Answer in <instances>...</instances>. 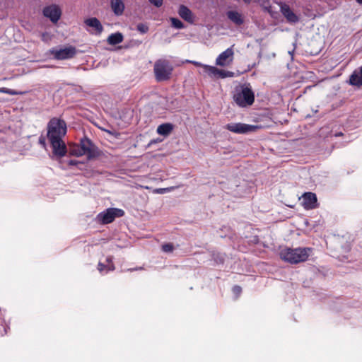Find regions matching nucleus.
<instances>
[{
	"mask_svg": "<svg viewBox=\"0 0 362 362\" xmlns=\"http://www.w3.org/2000/svg\"><path fill=\"white\" fill-rule=\"evenodd\" d=\"M80 147L78 152L76 153L78 156L87 155L88 158H91L95 156V146L89 139L86 137L81 139Z\"/></svg>",
	"mask_w": 362,
	"mask_h": 362,
	"instance_id": "obj_8",
	"label": "nucleus"
},
{
	"mask_svg": "<svg viewBox=\"0 0 362 362\" xmlns=\"http://www.w3.org/2000/svg\"><path fill=\"white\" fill-rule=\"evenodd\" d=\"M162 250L165 252H171L174 250V246L172 243H166L162 245Z\"/></svg>",
	"mask_w": 362,
	"mask_h": 362,
	"instance_id": "obj_27",
	"label": "nucleus"
},
{
	"mask_svg": "<svg viewBox=\"0 0 362 362\" xmlns=\"http://www.w3.org/2000/svg\"><path fill=\"white\" fill-rule=\"evenodd\" d=\"M293 52H294V50H293V51H288V54H289L290 55H291V56H292V55H293Z\"/></svg>",
	"mask_w": 362,
	"mask_h": 362,
	"instance_id": "obj_37",
	"label": "nucleus"
},
{
	"mask_svg": "<svg viewBox=\"0 0 362 362\" xmlns=\"http://www.w3.org/2000/svg\"><path fill=\"white\" fill-rule=\"evenodd\" d=\"M49 53L54 59L65 60L74 58L77 50L75 47L70 45L59 48L54 47L49 50Z\"/></svg>",
	"mask_w": 362,
	"mask_h": 362,
	"instance_id": "obj_5",
	"label": "nucleus"
},
{
	"mask_svg": "<svg viewBox=\"0 0 362 362\" xmlns=\"http://www.w3.org/2000/svg\"><path fill=\"white\" fill-rule=\"evenodd\" d=\"M356 1H357L359 4H362V0H356Z\"/></svg>",
	"mask_w": 362,
	"mask_h": 362,
	"instance_id": "obj_38",
	"label": "nucleus"
},
{
	"mask_svg": "<svg viewBox=\"0 0 362 362\" xmlns=\"http://www.w3.org/2000/svg\"><path fill=\"white\" fill-rule=\"evenodd\" d=\"M317 203V197L313 192H305L303 195L302 204L305 209H312L315 208Z\"/></svg>",
	"mask_w": 362,
	"mask_h": 362,
	"instance_id": "obj_12",
	"label": "nucleus"
},
{
	"mask_svg": "<svg viewBox=\"0 0 362 362\" xmlns=\"http://www.w3.org/2000/svg\"><path fill=\"white\" fill-rule=\"evenodd\" d=\"M233 76V73L229 71H224L222 69H219V72L217 73V78H224L226 77H232Z\"/></svg>",
	"mask_w": 362,
	"mask_h": 362,
	"instance_id": "obj_23",
	"label": "nucleus"
},
{
	"mask_svg": "<svg viewBox=\"0 0 362 362\" xmlns=\"http://www.w3.org/2000/svg\"><path fill=\"white\" fill-rule=\"evenodd\" d=\"M98 269L100 271V272H102L104 269H106L105 264L99 262L98 265Z\"/></svg>",
	"mask_w": 362,
	"mask_h": 362,
	"instance_id": "obj_31",
	"label": "nucleus"
},
{
	"mask_svg": "<svg viewBox=\"0 0 362 362\" xmlns=\"http://www.w3.org/2000/svg\"><path fill=\"white\" fill-rule=\"evenodd\" d=\"M173 129V125L170 123H164L159 125L157 128V133L160 135L167 136Z\"/></svg>",
	"mask_w": 362,
	"mask_h": 362,
	"instance_id": "obj_18",
	"label": "nucleus"
},
{
	"mask_svg": "<svg viewBox=\"0 0 362 362\" xmlns=\"http://www.w3.org/2000/svg\"><path fill=\"white\" fill-rule=\"evenodd\" d=\"M280 10L288 23H296L299 21L298 16L295 13H293L288 5L286 4H281Z\"/></svg>",
	"mask_w": 362,
	"mask_h": 362,
	"instance_id": "obj_11",
	"label": "nucleus"
},
{
	"mask_svg": "<svg viewBox=\"0 0 362 362\" xmlns=\"http://www.w3.org/2000/svg\"><path fill=\"white\" fill-rule=\"evenodd\" d=\"M69 163L71 165H75L77 164V161L75 160H71Z\"/></svg>",
	"mask_w": 362,
	"mask_h": 362,
	"instance_id": "obj_34",
	"label": "nucleus"
},
{
	"mask_svg": "<svg viewBox=\"0 0 362 362\" xmlns=\"http://www.w3.org/2000/svg\"><path fill=\"white\" fill-rule=\"evenodd\" d=\"M225 129L235 134H247L255 131L258 127L243 123H229L225 126Z\"/></svg>",
	"mask_w": 362,
	"mask_h": 362,
	"instance_id": "obj_7",
	"label": "nucleus"
},
{
	"mask_svg": "<svg viewBox=\"0 0 362 362\" xmlns=\"http://www.w3.org/2000/svg\"><path fill=\"white\" fill-rule=\"evenodd\" d=\"M226 16L235 25L240 26L244 23V18L242 13L236 11H228L226 12Z\"/></svg>",
	"mask_w": 362,
	"mask_h": 362,
	"instance_id": "obj_15",
	"label": "nucleus"
},
{
	"mask_svg": "<svg viewBox=\"0 0 362 362\" xmlns=\"http://www.w3.org/2000/svg\"><path fill=\"white\" fill-rule=\"evenodd\" d=\"M136 29L139 33L144 34L148 31V26L144 23H139L136 25Z\"/></svg>",
	"mask_w": 362,
	"mask_h": 362,
	"instance_id": "obj_25",
	"label": "nucleus"
},
{
	"mask_svg": "<svg viewBox=\"0 0 362 362\" xmlns=\"http://www.w3.org/2000/svg\"><path fill=\"white\" fill-rule=\"evenodd\" d=\"M106 269L108 271H113L115 269V266L112 263V259L111 257H108L106 258Z\"/></svg>",
	"mask_w": 362,
	"mask_h": 362,
	"instance_id": "obj_26",
	"label": "nucleus"
},
{
	"mask_svg": "<svg viewBox=\"0 0 362 362\" xmlns=\"http://www.w3.org/2000/svg\"><path fill=\"white\" fill-rule=\"evenodd\" d=\"M84 23L93 29L90 32L93 34L100 35L103 30V27L100 21L95 17L86 19Z\"/></svg>",
	"mask_w": 362,
	"mask_h": 362,
	"instance_id": "obj_13",
	"label": "nucleus"
},
{
	"mask_svg": "<svg viewBox=\"0 0 362 362\" xmlns=\"http://www.w3.org/2000/svg\"><path fill=\"white\" fill-rule=\"evenodd\" d=\"M349 83L358 87L362 86V75L359 74V69L355 70L350 76Z\"/></svg>",
	"mask_w": 362,
	"mask_h": 362,
	"instance_id": "obj_17",
	"label": "nucleus"
},
{
	"mask_svg": "<svg viewBox=\"0 0 362 362\" xmlns=\"http://www.w3.org/2000/svg\"><path fill=\"white\" fill-rule=\"evenodd\" d=\"M0 93H7L11 95H16L20 94V93H18V91H16L15 90L9 89V88H4V87L0 88Z\"/></svg>",
	"mask_w": 362,
	"mask_h": 362,
	"instance_id": "obj_24",
	"label": "nucleus"
},
{
	"mask_svg": "<svg viewBox=\"0 0 362 362\" xmlns=\"http://www.w3.org/2000/svg\"><path fill=\"white\" fill-rule=\"evenodd\" d=\"M233 47L226 49L224 52H221L216 59V64L224 66L228 64L230 62L233 61L234 52L233 49Z\"/></svg>",
	"mask_w": 362,
	"mask_h": 362,
	"instance_id": "obj_9",
	"label": "nucleus"
},
{
	"mask_svg": "<svg viewBox=\"0 0 362 362\" xmlns=\"http://www.w3.org/2000/svg\"><path fill=\"white\" fill-rule=\"evenodd\" d=\"M233 98L236 105L240 107H247L255 101V94L249 85L236 88Z\"/></svg>",
	"mask_w": 362,
	"mask_h": 362,
	"instance_id": "obj_3",
	"label": "nucleus"
},
{
	"mask_svg": "<svg viewBox=\"0 0 362 362\" xmlns=\"http://www.w3.org/2000/svg\"><path fill=\"white\" fill-rule=\"evenodd\" d=\"M170 188H160V189H156V192L160 194H163V193L170 192Z\"/></svg>",
	"mask_w": 362,
	"mask_h": 362,
	"instance_id": "obj_32",
	"label": "nucleus"
},
{
	"mask_svg": "<svg viewBox=\"0 0 362 362\" xmlns=\"http://www.w3.org/2000/svg\"><path fill=\"white\" fill-rule=\"evenodd\" d=\"M243 1L246 4H250L251 0H243Z\"/></svg>",
	"mask_w": 362,
	"mask_h": 362,
	"instance_id": "obj_36",
	"label": "nucleus"
},
{
	"mask_svg": "<svg viewBox=\"0 0 362 362\" xmlns=\"http://www.w3.org/2000/svg\"><path fill=\"white\" fill-rule=\"evenodd\" d=\"M186 62L192 64L196 66L202 67L203 69H204V66L205 65V64H202L199 62H196V61L186 60Z\"/></svg>",
	"mask_w": 362,
	"mask_h": 362,
	"instance_id": "obj_29",
	"label": "nucleus"
},
{
	"mask_svg": "<svg viewBox=\"0 0 362 362\" xmlns=\"http://www.w3.org/2000/svg\"><path fill=\"white\" fill-rule=\"evenodd\" d=\"M173 67L166 59L157 60L153 66V71L157 81H167L170 78Z\"/></svg>",
	"mask_w": 362,
	"mask_h": 362,
	"instance_id": "obj_4",
	"label": "nucleus"
},
{
	"mask_svg": "<svg viewBox=\"0 0 362 362\" xmlns=\"http://www.w3.org/2000/svg\"><path fill=\"white\" fill-rule=\"evenodd\" d=\"M233 291L235 295L238 296L240 294L242 288L239 286H234L233 288Z\"/></svg>",
	"mask_w": 362,
	"mask_h": 362,
	"instance_id": "obj_30",
	"label": "nucleus"
},
{
	"mask_svg": "<svg viewBox=\"0 0 362 362\" xmlns=\"http://www.w3.org/2000/svg\"><path fill=\"white\" fill-rule=\"evenodd\" d=\"M310 251V247L284 248L280 252V257L290 264H298L306 261Z\"/></svg>",
	"mask_w": 362,
	"mask_h": 362,
	"instance_id": "obj_2",
	"label": "nucleus"
},
{
	"mask_svg": "<svg viewBox=\"0 0 362 362\" xmlns=\"http://www.w3.org/2000/svg\"><path fill=\"white\" fill-rule=\"evenodd\" d=\"M179 16L185 21L193 23L194 16L189 8L185 5H180L178 9Z\"/></svg>",
	"mask_w": 362,
	"mask_h": 362,
	"instance_id": "obj_14",
	"label": "nucleus"
},
{
	"mask_svg": "<svg viewBox=\"0 0 362 362\" xmlns=\"http://www.w3.org/2000/svg\"><path fill=\"white\" fill-rule=\"evenodd\" d=\"M149 2L156 7H160L163 5V0H148Z\"/></svg>",
	"mask_w": 362,
	"mask_h": 362,
	"instance_id": "obj_28",
	"label": "nucleus"
},
{
	"mask_svg": "<svg viewBox=\"0 0 362 362\" xmlns=\"http://www.w3.org/2000/svg\"><path fill=\"white\" fill-rule=\"evenodd\" d=\"M343 134L341 132H339V133H336L334 134L335 136H341Z\"/></svg>",
	"mask_w": 362,
	"mask_h": 362,
	"instance_id": "obj_35",
	"label": "nucleus"
},
{
	"mask_svg": "<svg viewBox=\"0 0 362 362\" xmlns=\"http://www.w3.org/2000/svg\"><path fill=\"white\" fill-rule=\"evenodd\" d=\"M262 6L265 11L268 12L271 15L272 17H277L278 13L273 11V8L268 0L264 1L262 4Z\"/></svg>",
	"mask_w": 362,
	"mask_h": 362,
	"instance_id": "obj_21",
	"label": "nucleus"
},
{
	"mask_svg": "<svg viewBox=\"0 0 362 362\" xmlns=\"http://www.w3.org/2000/svg\"><path fill=\"white\" fill-rule=\"evenodd\" d=\"M203 71L209 77L212 78H217V73L219 72V69L213 66L204 65Z\"/></svg>",
	"mask_w": 362,
	"mask_h": 362,
	"instance_id": "obj_20",
	"label": "nucleus"
},
{
	"mask_svg": "<svg viewBox=\"0 0 362 362\" xmlns=\"http://www.w3.org/2000/svg\"><path fill=\"white\" fill-rule=\"evenodd\" d=\"M124 37L123 35L121 33H115L111 34L107 37V43L111 45H117L123 41Z\"/></svg>",
	"mask_w": 362,
	"mask_h": 362,
	"instance_id": "obj_19",
	"label": "nucleus"
},
{
	"mask_svg": "<svg viewBox=\"0 0 362 362\" xmlns=\"http://www.w3.org/2000/svg\"><path fill=\"white\" fill-rule=\"evenodd\" d=\"M39 141H40V143L41 144H42V145H44V146L45 145V138H43V137H42V136H41V137L39 139Z\"/></svg>",
	"mask_w": 362,
	"mask_h": 362,
	"instance_id": "obj_33",
	"label": "nucleus"
},
{
	"mask_svg": "<svg viewBox=\"0 0 362 362\" xmlns=\"http://www.w3.org/2000/svg\"><path fill=\"white\" fill-rule=\"evenodd\" d=\"M124 214L122 209L117 208H109L98 215V219L103 224L112 223L115 218L122 217Z\"/></svg>",
	"mask_w": 362,
	"mask_h": 362,
	"instance_id": "obj_6",
	"label": "nucleus"
},
{
	"mask_svg": "<svg viewBox=\"0 0 362 362\" xmlns=\"http://www.w3.org/2000/svg\"><path fill=\"white\" fill-rule=\"evenodd\" d=\"M111 8L114 13L117 16H121L124 10V4L122 0H111Z\"/></svg>",
	"mask_w": 362,
	"mask_h": 362,
	"instance_id": "obj_16",
	"label": "nucleus"
},
{
	"mask_svg": "<svg viewBox=\"0 0 362 362\" xmlns=\"http://www.w3.org/2000/svg\"><path fill=\"white\" fill-rule=\"evenodd\" d=\"M66 124L64 120L53 117L47 124V138L51 144L54 154L62 157L66 153V147L62 138L66 134Z\"/></svg>",
	"mask_w": 362,
	"mask_h": 362,
	"instance_id": "obj_1",
	"label": "nucleus"
},
{
	"mask_svg": "<svg viewBox=\"0 0 362 362\" xmlns=\"http://www.w3.org/2000/svg\"><path fill=\"white\" fill-rule=\"evenodd\" d=\"M43 15L49 18L52 22L57 23L60 18L61 10L58 6L51 5L44 8Z\"/></svg>",
	"mask_w": 362,
	"mask_h": 362,
	"instance_id": "obj_10",
	"label": "nucleus"
},
{
	"mask_svg": "<svg viewBox=\"0 0 362 362\" xmlns=\"http://www.w3.org/2000/svg\"><path fill=\"white\" fill-rule=\"evenodd\" d=\"M170 21L171 22V25L173 28L177 29H182L185 28L184 23L176 18H170Z\"/></svg>",
	"mask_w": 362,
	"mask_h": 362,
	"instance_id": "obj_22",
	"label": "nucleus"
}]
</instances>
